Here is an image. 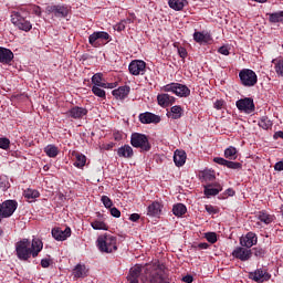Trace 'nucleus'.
Instances as JSON below:
<instances>
[{
  "label": "nucleus",
  "instance_id": "ea45409f",
  "mask_svg": "<svg viewBox=\"0 0 283 283\" xmlns=\"http://www.w3.org/2000/svg\"><path fill=\"white\" fill-rule=\"evenodd\" d=\"M24 198H27V200H34V198H39L40 193L39 190H34V189H27L23 192Z\"/></svg>",
  "mask_w": 283,
  "mask_h": 283
},
{
  "label": "nucleus",
  "instance_id": "393cba45",
  "mask_svg": "<svg viewBox=\"0 0 283 283\" xmlns=\"http://www.w3.org/2000/svg\"><path fill=\"white\" fill-rule=\"evenodd\" d=\"M174 163L177 167H182L187 163V153L185 150H176L174 155Z\"/></svg>",
  "mask_w": 283,
  "mask_h": 283
},
{
  "label": "nucleus",
  "instance_id": "bb28decb",
  "mask_svg": "<svg viewBox=\"0 0 283 283\" xmlns=\"http://www.w3.org/2000/svg\"><path fill=\"white\" fill-rule=\"evenodd\" d=\"M193 41H196V43H209V41H211V34L207 33V32H200V31H196L193 33Z\"/></svg>",
  "mask_w": 283,
  "mask_h": 283
},
{
  "label": "nucleus",
  "instance_id": "13d9d810",
  "mask_svg": "<svg viewBox=\"0 0 283 283\" xmlns=\"http://www.w3.org/2000/svg\"><path fill=\"white\" fill-rule=\"evenodd\" d=\"M41 266L42 269H48L50 266V259H42Z\"/></svg>",
  "mask_w": 283,
  "mask_h": 283
},
{
  "label": "nucleus",
  "instance_id": "f03ea898",
  "mask_svg": "<svg viewBox=\"0 0 283 283\" xmlns=\"http://www.w3.org/2000/svg\"><path fill=\"white\" fill-rule=\"evenodd\" d=\"M43 251V241L34 238L32 242L28 239H22L15 243V254L18 260L28 262L30 258H38Z\"/></svg>",
  "mask_w": 283,
  "mask_h": 283
},
{
  "label": "nucleus",
  "instance_id": "6e6d98bb",
  "mask_svg": "<svg viewBox=\"0 0 283 283\" xmlns=\"http://www.w3.org/2000/svg\"><path fill=\"white\" fill-rule=\"evenodd\" d=\"M102 87L104 90H114V87H116V83H105L104 82V84H102Z\"/></svg>",
  "mask_w": 283,
  "mask_h": 283
},
{
  "label": "nucleus",
  "instance_id": "0eeeda50",
  "mask_svg": "<svg viewBox=\"0 0 283 283\" xmlns=\"http://www.w3.org/2000/svg\"><path fill=\"white\" fill-rule=\"evenodd\" d=\"M164 92H172V94H176V96H179L180 98H187L189 94H191V90L187 87V85L180 84V83H170L163 87Z\"/></svg>",
  "mask_w": 283,
  "mask_h": 283
},
{
  "label": "nucleus",
  "instance_id": "37998d69",
  "mask_svg": "<svg viewBox=\"0 0 283 283\" xmlns=\"http://www.w3.org/2000/svg\"><path fill=\"white\" fill-rule=\"evenodd\" d=\"M92 92L98 98H106L105 90L101 88V86H93Z\"/></svg>",
  "mask_w": 283,
  "mask_h": 283
},
{
  "label": "nucleus",
  "instance_id": "9d476101",
  "mask_svg": "<svg viewBox=\"0 0 283 283\" xmlns=\"http://www.w3.org/2000/svg\"><path fill=\"white\" fill-rule=\"evenodd\" d=\"M237 107L239 112H244V114H253L255 112V104L251 97L237 101Z\"/></svg>",
  "mask_w": 283,
  "mask_h": 283
},
{
  "label": "nucleus",
  "instance_id": "a18cd8bd",
  "mask_svg": "<svg viewBox=\"0 0 283 283\" xmlns=\"http://www.w3.org/2000/svg\"><path fill=\"white\" fill-rule=\"evenodd\" d=\"M206 240H208L210 244H216V242H218V234H216V232H207Z\"/></svg>",
  "mask_w": 283,
  "mask_h": 283
},
{
  "label": "nucleus",
  "instance_id": "f8f14e48",
  "mask_svg": "<svg viewBox=\"0 0 283 283\" xmlns=\"http://www.w3.org/2000/svg\"><path fill=\"white\" fill-rule=\"evenodd\" d=\"M249 276H250V280H253L254 282H258V283H264L271 280V274L262 268L256 269L254 272H250Z\"/></svg>",
  "mask_w": 283,
  "mask_h": 283
},
{
  "label": "nucleus",
  "instance_id": "f257e3e1",
  "mask_svg": "<svg viewBox=\"0 0 283 283\" xmlns=\"http://www.w3.org/2000/svg\"><path fill=\"white\" fill-rule=\"evenodd\" d=\"M140 273H143V266L135 265L130 268L127 275L128 282L139 283L138 279L140 277ZM146 275H149V283H169V281H167V279L165 277V271L160 266L147 265Z\"/></svg>",
  "mask_w": 283,
  "mask_h": 283
},
{
  "label": "nucleus",
  "instance_id": "473e14b6",
  "mask_svg": "<svg viewBox=\"0 0 283 283\" xmlns=\"http://www.w3.org/2000/svg\"><path fill=\"white\" fill-rule=\"evenodd\" d=\"M270 23H283V11L268 13Z\"/></svg>",
  "mask_w": 283,
  "mask_h": 283
},
{
  "label": "nucleus",
  "instance_id": "5701e85b",
  "mask_svg": "<svg viewBox=\"0 0 283 283\" xmlns=\"http://www.w3.org/2000/svg\"><path fill=\"white\" fill-rule=\"evenodd\" d=\"M113 96L117 98V101H125L127 96H129V86H119L118 88L112 92Z\"/></svg>",
  "mask_w": 283,
  "mask_h": 283
},
{
  "label": "nucleus",
  "instance_id": "a211bd4d",
  "mask_svg": "<svg viewBox=\"0 0 283 283\" xmlns=\"http://www.w3.org/2000/svg\"><path fill=\"white\" fill-rule=\"evenodd\" d=\"M49 12H52L57 19H65L70 14V9L65 6H52L49 8Z\"/></svg>",
  "mask_w": 283,
  "mask_h": 283
},
{
  "label": "nucleus",
  "instance_id": "2f4dec72",
  "mask_svg": "<svg viewBox=\"0 0 283 283\" xmlns=\"http://www.w3.org/2000/svg\"><path fill=\"white\" fill-rule=\"evenodd\" d=\"M185 3H187L186 0H169L168 1L169 8H171L172 10H176L177 12H179L180 10H182V8H185Z\"/></svg>",
  "mask_w": 283,
  "mask_h": 283
},
{
  "label": "nucleus",
  "instance_id": "e433bc0d",
  "mask_svg": "<svg viewBox=\"0 0 283 283\" xmlns=\"http://www.w3.org/2000/svg\"><path fill=\"white\" fill-rule=\"evenodd\" d=\"M259 127H261L262 129H271L273 127V122H271L269 117L263 116L259 120Z\"/></svg>",
  "mask_w": 283,
  "mask_h": 283
},
{
  "label": "nucleus",
  "instance_id": "dca6fc26",
  "mask_svg": "<svg viewBox=\"0 0 283 283\" xmlns=\"http://www.w3.org/2000/svg\"><path fill=\"white\" fill-rule=\"evenodd\" d=\"M213 163H216L217 165H221L222 167H227L228 169H234V170L242 169V165L240 163L230 161L222 157H214Z\"/></svg>",
  "mask_w": 283,
  "mask_h": 283
},
{
  "label": "nucleus",
  "instance_id": "5fc2aeb1",
  "mask_svg": "<svg viewBox=\"0 0 283 283\" xmlns=\"http://www.w3.org/2000/svg\"><path fill=\"white\" fill-rule=\"evenodd\" d=\"M126 25H125V22L120 21L118 22L116 25H115V30L117 32H123V30H125Z\"/></svg>",
  "mask_w": 283,
  "mask_h": 283
},
{
  "label": "nucleus",
  "instance_id": "2eb2a0df",
  "mask_svg": "<svg viewBox=\"0 0 283 283\" xmlns=\"http://www.w3.org/2000/svg\"><path fill=\"white\" fill-rule=\"evenodd\" d=\"M66 116L67 118H74L75 120H78L83 118V116H87V108L74 106L66 112Z\"/></svg>",
  "mask_w": 283,
  "mask_h": 283
},
{
  "label": "nucleus",
  "instance_id": "49530a36",
  "mask_svg": "<svg viewBox=\"0 0 283 283\" xmlns=\"http://www.w3.org/2000/svg\"><path fill=\"white\" fill-rule=\"evenodd\" d=\"M101 201L103 202V205L106 209H112V207L114 205V202H112V199H109V197H107V196H102Z\"/></svg>",
  "mask_w": 283,
  "mask_h": 283
},
{
  "label": "nucleus",
  "instance_id": "052dcab7",
  "mask_svg": "<svg viewBox=\"0 0 283 283\" xmlns=\"http://www.w3.org/2000/svg\"><path fill=\"white\" fill-rule=\"evenodd\" d=\"M275 171H283V161H279L274 165Z\"/></svg>",
  "mask_w": 283,
  "mask_h": 283
},
{
  "label": "nucleus",
  "instance_id": "cd10ccee",
  "mask_svg": "<svg viewBox=\"0 0 283 283\" xmlns=\"http://www.w3.org/2000/svg\"><path fill=\"white\" fill-rule=\"evenodd\" d=\"M87 273L88 270L84 264H77L74 269H73V275L76 279L80 277H87Z\"/></svg>",
  "mask_w": 283,
  "mask_h": 283
},
{
  "label": "nucleus",
  "instance_id": "58836bf2",
  "mask_svg": "<svg viewBox=\"0 0 283 283\" xmlns=\"http://www.w3.org/2000/svg\"><path fill=\"white\" fill-rule=\"evenodd\" d=\"M182 116V107L180 106H172L170 108V117L175 120H178V118H181Z\"/></svg>",
  "mask_w": 283,
  "mask_h": 283
},
{
  "label": "nucleus",
  "instance_id": "e2e57ef3",
  "mask_svg": "<svg viewBox=\"0 0 283 283\" xmlns=\"http://www.w3.org/2000/svg\"><path fill=\"white\" fill-rule=\"evenodd\" d=\"M182 282L191 283V282H193V276L192 275H186V276L182 277Z\"/></svg>",
  "mask_w": 283,
  "mask_h": 283
},
{
  "label": "nucleus",
  "instance_id": "7ed1b4c3",
  "mask_svg": "<svg viewBox=\"0 0 283 283\" xmlns=\"http://www.w3.org/2000/svg\"><path fill=\"white\" fill-rule=\"evenodd\" d=\"M117 242L118 240L116 237L109 233L101 234L96 240V244L101 253H114L115 251H118Z\"/></svg>",
  "mask_w": 283,
  "mask_h": 283
},
{
  "label": "nucleus",
  "instance_id": "72a5a7b5",
  "mask_svg": "<svg viewBox=\"0 0 283 283\" xmlns=\"http://www.w3.org/2000/svg\"><path fill=\"white\" fill-rule=\"evenodd\" d=\"M224 158H228V160H237L238 158V149L233 146L228 147L224 150Z\"/></svg>",
  "mask_w": 283,
  "mask_h": 283
},
{
  "label": "nucleus",
  "instance_id": "20e7f679",
  "mask_svg": "<svg viewBox=\"0 0 283 283\" xmlns=\"http://www.w3.org/2000/svg\"><path fill=\"white\" fill-rule=\"evenodd\" d=\"M11 23L18 30H22V32H30L32 30V22L28 20V13L21 8L19 11L11 12Z\"/></svg>",
  "mask_w": 283,
  "mask_h": 283
},
{
  "label": "nucleus",
  "instance_id": "7c9ffc66",
  "mask_svg": "<svg viewBox=\"0 0 283 283\" xmlns=\"http://www.w3.org/2000/svg\"><path fill=\"white\" fill-rule=\"evenodd\" d=\"M172 213L177 218H182L187 213V207L182 203H177L172 207Z\"/></svg>",
  "mask_w": 283,
  "mask_h": 283
},
{
  "label": "nucleus",
  "instance_id": "09e8293b",
  "mask_svg": "<svg viewBox=\"0 0 283 283\" xmlns=\"http://www.w3.org/2000/svg\"><path fill=\"white\" fill-rule=\"evenodd\" d=\"M0 149H10V139L6 137L0 138Z\"/></svg>",
  "mask_w": 283,
  "mask_h": 283
},
{
  "label": "nucleus",
  "instance_id": "0e129e2a",
  "mask_svg": "<svg viewBox=\"0 0 283 283\" xmlns=\"http://www.w3.org/2000/svg\"><path fill=\"white\" fill-rule=\"evenodd\" d=\"M226 193H227L228 196H235V191H234L233 189H231V188L227 189V190H226Z\"/></svg>",
  "mask_w": 283,
  "mask_h": 283
},
{
  "label": "nucleus",
  "instance_id": "680f3d73",
  "mask_svg": "<svg viewBox=\"0 0 283 283\" xmlns=\"http://www.w3.org/2000/svg\"><path fill=\"white\" fill-rule=\"evenodd\" d=\"M224 105L223 101L218 99L214 102V109H220Z\"/></svg>",
  "mask_w": 283,
  "mask_h": 283
},
{
  "label": "nucleus",
  "instance_id": "8fccbe9b",
  "mask_svg": "<svg viewBox=\"0 0 283 283\" xmlns=\"http://www.w3.org/2000/svg\"><path fill=\"white\" fill-rule=\"evenodd\" d=\"M253 251H254L255 258H264L266 253V251L262 248H254Z\"/></svg>",
  "mask_w": 283,
  "mask_h": 283
},
{
  "label": "nucleus",
  "instance_id": "c03bdc74",
  "mask_svg": "<svg viewBox=\"0 0 283 283\" xmlns=\"http://www.w3.org/2000/svg\"><path fill=\"white\" fill-rule=\"evenodd\" d=\"M0 189L2 191H8V189H10V181H8V177H0Z\"/></svg>",
  "mask_w": 283,
  "mask_h": 283
},
{
  "label": "nucleus",
  "instance_id": "774afa93",
  "mask_svg": "<svg viewBox=\"0 0 283 283\" xmlns=\"http://www.w3.org/2000/svg\"><path fill=\"white\" fill-rule=\"evenodd\" d=\"M115 140H120V135L119 134L115 135Z\"/></svg>",
  "mask_w": 283,
  "mask_h": 283
},
{
  "label": "nucleus",
  "instance_id": "aec40b11",
  "mask_svg": "<svg viewBox=\"0 0 283 283\" xmlns=\"http://www.w3.org/2000/svg\"><path fill=\"white\" fill-rule=\"evenodd\" d=\"M13 59L14 53L12 52V50L0 46V63L9 65V63H12Z\"/></svg>",
  "mask_w": 283,
  "mask_h": 283
},
{
  "label": "nucleus",
  "instance_id": "6e6552de",
  "mask_svg": "<svg viewBox=\"0 0 283 283\" xmlns=\"http://www.w3.org/2000/svg\"><path fill=\"white\" fill-rule=\"evenodd\" d=\"M19 203L15 200H7L0 203V222L3 218H10L17 211Z\"/></svg>",
  "mask_w": 283,
  "mask_h": 283
},
{
  "label": "nucleus",
  "instance_id": "a19ab883",
  "mask_svg": "<svg viewBox=\"0 0 283 283\" xmlns=\"http://www.w3.org/2000/svg\"><path fill=\"white\" fill-rule=\"evenodd\" d=\"M92 83H93V86L102 87V85L104 84V82H103V73L94 74L92 76Z\"/></svg>",
  "mask_w": 283,
  "mask_h": 283
},
{
  "label": "nucleus",
  "instance_id": "4468645a",
  "mask_svg": "<svg viewBox=\"0 0 283 283\" xmlns=\"http://www.w3.org/2000/svg\"><path fill=\"white\" fill-rule=\"evenodd\" d=\"M241 247H245V249H251V247H255L258 244V234L254 232H248L247 235L240 238Z\"/></svg>",
  "mask_w": 283,
  "mask_h": 283
},
{
  "label": "nucleus",
  "instance_id": "9b49d317",
  "mask_svg": "<svg viewBox=\"0 0 283 283\" xmlns=\"http://www.w3.org/2000/svg\"><path fill=\"white\" fill-rule=\"evenodd\" d=\"M232 255L241 262H249L253 255V252L249 248L238 247L232 251Z\"/></svg>",
  "mask_w": 283,
  "mask_h": 283
},
{
  "label": "nucleus",
  "instance_id": "ddd939ff",
  "mask_svg": "<svg viewBox=\"0 0 283 283\" xmlns=\"http://www.w3.org/2000/svg\"><path fill=\"white\" fill-rule=\"evenodd\" d=\"M51 233L57 242H65V240L72 235V229L70 227H66L64 230L61 228H53Z\"/></svg>",
  "mask_w": 283,
  "mask_h": 283
},
{
  "label": "nucleus",
  "instance_id": "de8ad7c7",
  "mask_svg": "<svg viewBox=\"0 0 283 283\" xmlns=\"http://www.w3.org/2000/svg\"><path fill=\"white\" fill-rule=\"evenodd\" d=\"M97 36L99 41H111L112 38L109 36V33L105 31H97Z\"/></svg>",
  "mask_w": 283,
  "mask_h": 283
},
{
  "label": "nucleus",
  "instance_id": "bf43d9fd",
  "mask_svg": "<svg viewBox=\"0 0 283 283\" xmlns=\"http://www.w3.org/2000/svg\"><path fill=\"white\" fill-rule=\"evenodd\" d=\"M129 220H130L132 222H138V220H140V214H138V213H133V214H130Z\"/></svg>",
  "mask_w": 283,
  "mask_h": 283
},
{
  "label": "nucleus",
  "instance_id": "c85d7f7f",
  "mask_svg": "<svg viewBox=\"0 0 283 283\" xmlns=\"http://www.w3.org/2000/svg\"><path fill=\"white\" fill-rule=\"evenodd\" d=\"M92 229L95 231H107L109 227H107V223L103 221L102 219H95L94 221L91 222Z\"/></svg>",
  "mask_w": 283,
  "mask_h": 283
},
{
  "label": "nucleus",
  "instance_id": "39448f33",
  "mask_svg": "<svg viewBox=\"0 0 283 283\" xmlns=\"http://www.w3.org/2000/svg\"><path fill=\"white\" fill-rule=\"evenodd\" d=\"M130 145L136 149H142V151H149L151 145L149 144V138L147 135L140 133H133L130 136Z\"/></svg>",
  "mask_w": 283,
  "mask_h": 283
},
{
  "label": "nucleus",
  "instance_id": "4d7b16f0",
  "mask_svg": "<svg viewBox=\"0 0 283 283\" xmlns=\"http://www.w3.org/2000/svg\"><path fill=\"white\" fill-rule=\"evenodd\" d=\"M219 54H223V56H229V49L227 46L219 48Z\"/></svg>",
  "mask_w": 283,
  "mask_h": 283
},
{
  "label": "nucleus",
  "instance_id": "412c9836",
  "mask_svg": "<svg viewBox=\"0 0 283 283\" xmlns=\"http://www.w3.org/2000/svg\"><path fill=\"white\" fill-rule=\"evenodd\" d=\"M157 103L160 105V107H169V105H174V103H176V98L167 93H164L157 96Z\"/></svg>",
  "mask_w": 283,
  "mask_h": 283
},
{
  "label": "nucleus",
  "instance_id": "c9c22d12",
  "mask_svg": "<svg viewBox=\"0 0 283 283\" xmlns=\"http://www.w3.org/2000/svg\"><path fill=\"white\" fill-rule=\"evenodd\" d=\"M44 153L46 156H49V158H56L59 156V148L54 145H48L44 148Z\"/></svg>",
  "mask_w": 283,
  "mask_h": 283
},
{
  "label": "nucleus",
  "instance_id": "338daca9",
  "mask_svg": "<svg viewBox=\"0 0 283 283\" xmlns=\"http://www.w3.org/2000/svg\"><path fill=\"white\" fill-rule=\"evenodd\" d=\"M199 249H209V243H199Z\"/></svg>",
  "mask_w": 283,
  "mask_h": 283
},
{
  "label": "nucleus",
  "instance_id": "f3484780",
  "mask_svg": "<svg viewBox=\"0 0 283 283\" xmlns=\"http://www.w3.org/2000/svg\"><path fill=\"white\" fill-rule=\"evenodd\" d=\"M139 122L143 123V125H149L151 123H160V116L146 112L139 114Z\"/></svg>",
  "mask_w": 283,
  "mask_h": 283
},
{
  "label": "nucleus",
  "instance_id": "4c0bfd02",
  "mask_svg": "<svg viewBox=\"0 0 283 283\" xmlns=\"http://www.w3.org/2000/svg\"><path fill=\"white\" fill-rule=\"evenodd\" d=\"M88 43L92 48H101V40H98L97 31L88 36Z\"/></svg>",
  "mask_w": 283,
  "mask_h": 283
},
{
  "label": "nucleus",
  "instance_id": "1a4fd4ad",
  "mask_svg": "<svg viewBox=\"0 0 283 283\" xmlns=\"http://www.w3.org/2000/svg\"><path fill=\"white\" fill-rule=\"evenodd\" d=\"M128 70L133 76H143L147 70V63L143 60H134L129 63Z\"/></svg>",
  "mask_w": 283,
  "mask_h": 283
},
{
  "label": "nucleus",
  "instance_id": "3c124183",
  "mask_svg": "<svg viewBox=\"0 0 283 283\" xmlns=\"http://www.w3.org/2000/svg\"><path fill=\"white\" fill-rule=\"evenodd\" d=\"M206 211L210 214V216H216V213H218V209L211 205H206Z\"/></svg>",
  "mask_w": 283,
  "mask_h": 283
},
{
  "label": "nucleus",
  "instance_id": "f704fd0d",
  "mask_svg": "<svg viewBox=\"0 0 283 283\" xmlns=\"http://www.w3.org/2000/svg\"><path fill=\"white\" fill-rule=\"evenodd\" d=\"M87 163V157L83 154H76L75 155V163L74 167H77V169H83V166Z\"/></svg>",
  "mask_w": 283,
  "mask_h": 283
},
{
  "label": "nucleus",
  "instance_id": "864d4df0",
  "mask_svg": "<svg viewBox=\"0 0 283 283\" xmlns=\"http://www.w3.org/2000/svg\"><path fill=\"white\" fill-rule=\"evenodd\" d=\"M111 216H113V218H120V210L117 208H111Z\"/></svg>",
  "mask_w": 283,
  "mask_h": 283
},
{
  "label": "nucleus",
  "instance_id": "c756f323",
  "mask_svg": "<svg viewBox=\"0 0 283 283\" xmlns=\"http://www.w3.org/2000/svg\"><path fill=\"white\" fill-rule=\"evenodd\" d=\"M272 64L274 65V72L276 73V76H281L283 78V59H274L272 60Z\"/></svg>",
  "mask_w": 283,
  "mask_h": 283
},
{
  "label": "nucleus",
  "instance_id": "423d86ee",
  "mask_svg": "<svg viewBox=\"0 0 283 283\" xmlns=\"http://www.w3.org/2000/svg\"><path fill=\"white\" fill-rule=\"evenodd\" d=\"M241 85L244 87H253L258 83V74L251 69H243L239 72Z\"/></svg>",
  "mask_w": 283,
  "mask_h": 283
},
{
  "label": "nucleus",
  "instance_id": "a878e982",
  "mask_svg": "<svg viewBox=\"0 0 283 283\" xmlns=\"http://www.w3.org/2000/svg\"><path fill=\"white\" fill-rule=\"evenodd\" d=\"M256 219H259L260 222H263V224H271V222L275 220V216L269 214L266 210H262L256 213Z\"/></svg>",
  "mask_w": 283,
  "mask_h": 283
},
{
  "label": "nucleus",
  "instance_id": "4be33fe9",
  "mask_svg": "<svg viewBox=\"0 0 283 283\" xmlns=\"http://www.w3.org/2000/svg\"><path fill=\"white\" fill-rule=\"evenodd\" d=\"M220 191H222V186L220 184H214L205 186L203 193L207 198H211V196H218Z\"/></svg>",
  "mask_w": 283,
  "mask_h": 283
},
{
  "label": "nucleus",
  "instance_id": "b1692460",
  "mask_svg": "<svg viewBox=\"0 0 283 283\" xmlns=\"http://www.w3.org/2000/svg\"><path fill=\"white\" fill-rule=\"evenodd\" d=\"M119 158H134V148L129 145H124L117 149Z\"/></svg>",
  "mask_w": 283,
  "mask_h": 283
},
{
  "label": "nucleus",
  "instance_id": "6ab92c4d",
  "mask_svg": "<svg viewBox=\"0 0 283 283\" xmlns=\"http://www.w3.org/2000/svg\"><path fill=\"white\" fill-rule=\"evenodd\" d=\"M147 216H150L151 218H160L163 216V206L158 201H154L151 205L147 208Z\"/></svg>",
  "mask_w": 283,
  "mask_h": 283
},
{
  "label": "nucleus",
  "instance_id": "603ef678",
  "mask_svg": "<svg viewBox=\"0 0 283 283\" xmlns=\"http://www.w3.org/2000/svg\"><path fill=\"white\" fill-rule=\"evenodd\" d=\"M178 54L180 56V59H185L187 56V49H185L184 46H179L178 48Z\"/></svg>",
  "mask_w": 283,
  "mask_h": 283
},
{
  "label": "nucleus",
  "instance_id": "69168bd1",
  "mask_svg": "<svg viewBox=\"0 0 283 283\" xmlns=\"http://www.w3.org/2000/svg\"><path fill=\"white\" fill-rule=\"evenodd\" d=\"M122 22L127 25V23H134V20H132V18H127L125 20H122Z\"/></svg>",
  "mask_w": 283,
  "mask_h": 283
},
{
  "label": "nucleus",
  "instance_id": "79ce46f5",
  "mask_svg": "<svg viewBox=\"0 0 283 283\" xmlns=\"http://www.w3.org/2000/svg\"><path fill=\"white\" fill-rule=\"evenodd\" d=\"M23 10L30 14V12H32L33 14H35V17H41V7L39 6H29L27 8H23Z\"/></svg>",
  "mask_w": 283,
  "mask_h": 283
}]
</instances>
